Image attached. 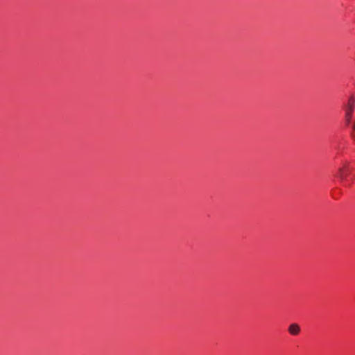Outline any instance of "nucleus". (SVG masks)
<instances>
[{"label": "nucleus", "instance_id": "obj_1", "mask_svg": "<svg viewBox=\"0 0 355 355\" xmlns=\"http://www.w3.org/2000/svg\"><path fill=\"white\" fill-rule=\"evenodd\" d=\"M352 175V168H350L348 165H345L338 169L336 176L343 183L346 184L348 182V177L351 176Z\"/></svg>", "mask_w": 355, "mask_h": 355}, {"label": "nucleus", "instance_id": "obj_2", "mask_svg": "<svg viewBox=\"0 0 355 355\" xmlns=\"http://www.w3.org/2000/svg\"><path fill=\"white\" fill-rule=\"evenodd\" d=\"M355 105V100L354 97L351 96L345 106V121L347 125L350 123L352 113Z\"/></svg>", "mask_w": 355, "mask_h": 355}, {"label": "nucleus", "instance_id": "obj_3", "mask_svg": "<svg viewBox=\"0 0 355 355\" xmlns=\"http://www.w3.org/2000/svg\"><path fill=\"white\" fill-rule=\"evenodd\" d=\"M288 332L293 336H297L300 332V327L297 324L293 323L288 327Z\"/></svg>", "mask_w": 355, "mask_h": 355}, {"label": "nucleus", "instance_id": "obj_4", "mask_svg": "<svg viewBox=\"0 0 355 355\" xmlns=\"http://www.w3.org/2000/svg\"><path fill=\"white\" fill-rule=\"evenodd\" d=\"M353 129L355 130V121H354V123L353 124Z\"/></svg>", "mask_w": 355, "mask_h": 355}]
</instances>
